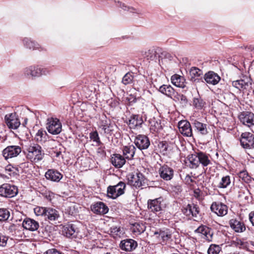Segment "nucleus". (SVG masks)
<instances>
[{"instance_id":"1","label":"nucleus","mask_w":254,"mask_h":254,"mask_svg":"<svg viewBox=\"0 0 254 254\" xmlns=\"http://www.w3.org/2000/svg\"><path fill=\"white\" fill-rule=\"evenodd\" d=\"M25 150L26 158L31 162H37L41 161L45 155L41 146L34 143L26 145Z\"/></svg>"},{"instance_id":"2","label":"nucleus","mask_w":254,"mask_h":254,"mask_svg":"<svg viewBox=\"0 0 254 254\" xmlns=\"http://www.w3.org/2000/svg\"><path fill=\"white\" fill-rule=\"evenodd\" d=\"M18 193L17 187L10 184H3L0 186V195L4 197L11 198Z\"/></svg>"},{"instance_id":"3","label":"nucleus","mask_w":254,"mask_h":254,"mask_svg":"<svg viewBox=\"0 0 254 254\" xmlns=\"http://www.w3.org/2000/svg\"><path fill=\"white\" fill-rule=\"evenodd\" d=\"M46 128L51 134H58L62 131V124L60 120L57 118H48Z\"/></svg>"},{"instance_id":"4","label":"nucleus","mask_w":254,"mask_h":254,"mask_svg":"<svg viewBox=\"0 0 254 254\" xmlns=\"http://www.w3.org/2000/svg\"><path fill=\"white\" fill-rule=\"evenodd\" d=\"M163 198L159 197L154 199H149L147 202L148 209L156 214L161 213L163 208Z\"/></svg>"},{"instance_id":"5","label":"nucleus","mask_w":254,"mask_h":254,"mask_svg":"<svg viewBox=\"0 0 254 254\" xmlns=\"http://www.w3.org/2000/svg\"><path fill=\"white\" fill-rule=\"evenodd\" d=\"M195 233L199 234L200 236L208 242H212L213 240V233L212 230L205 225H201L195 231Z\"/></svg>"},{"instance_id":"6","label":"nucleus","mask_w":254,"mask_h":254,"mask_svg":"<svg viewBox=\"0 0 254 254\" xmlns=\"http://www.w3.org/2000/svg\"><path fill=\"white\" fill-rule=\"evenodd\" d=\"M21 152V148L18 145H10L6 147L2 151L4 158L7 160L17 156Z\"/></svg>"},{"instance_id":"7","label":"nucleus","mask_w":254,"mask_h":254,"mask_svg":"<svg viewBox=\"0 0 254 254\" xmlns=\"http://www.w3.org/2000/svg\"><path fill=\"white\" fill-rule=\"evenodd\" d=\"M240 142L242 146L246 149L254 147V136L250 132H244L241 135Z\"/></svg>"},{"instance_id":"8","label":"nucleus","mask_w":254,"mask_h":254,"mask_svg":"<svg viewBox=\"0 0 254 254\" xmlns=\"http://www.w3.org/2000/svg\"><path fill=\"white\" fill-rule=\"evenodd\" d=\"M182 211L190 218H197L199 213V208L196 204H189L183 209Z\"/></svg>"},{"instance_id":"9","label":"nucleus","mask_w":254,"mask_h":254,"mask_svg":"<svg viewBox=\"0 0 254 254\" xmlns=\"http://www.w3.org/2000/svg\"><path fill=\"white\" fill-rule=\"evenodd\" d=\"M212 212L218 216H224L227 214L228 207L226 205L219 202H213L210 206Z\"/></svg>"},{"instance_id":"10","label":"nucleus","mask_w":254,"mask_h":254,"mask_svg":"<svg viewBox=\"0 0 254 254\" xmlns=\"http://www.w3.org/2000/svg\"><path fill=\"white\" fill-rule=\"evenodd\" d=\"M178 127L180 132L185 136H192V130L190 122L187 120H182L178 123Z\"/></svg>"},{"instance_id":"11","label":"nucleus","mask_w":254,"mask_h":254,"mask_svg":"<svg viewBox=\"0 0 254 254\" xmlns=\"http://www.w3.org/2000/svg\"><path fill=\"white\" fill-rule=\"evenodd\" d=\"M134 143L140 150L147 149L150 144L148 137L142 134L136 136L134 139Z\"/></svg>"},{"instance_id":"12","label":"nucleus","mask_w":254,"mask_h":254,"mask_svg":"<svg viewBox=\"0 0 254 254\" xmlns=\"http://www.w3.org/2000/svg\"><path fill=\"white\" fill-rule=\"evenodd\" d=\"M154 235L160 243H165L171 238L172 233L170 229L163 228L155 231Z\"/></svg>"},{"instance_id":"13","label":"nucleus","mask_w":254,"mask_h":254,"mask_svg":"<svg viewBox=\"0 0 254 254\" xmlns=\"http://www.w3.org/2000/svg\"><path fill=\"white\" fill-rule=\"evenodd\" d=\"M137 246V243L131 239H127L121 241L120 249L125 252H130L134 250Z\"/></svg>"},{"instance_id":"14","label":"nucleus","mask_w":254,"mask_h":254,"mask_svg":"<svg viewBox=\"0 0 254 254\" xmlns=\"http://www.w3.org/2000/svg\"><path fill=\"white\" fill-rule=\"evenodd\" d=\"M232 85L239 90L247 89L249 87H251L252 85V79L248 77H245L242 79L233 81Z\"/></svg>"},{"instance_id":"15","label":"nucleus","mask_w":254,"mask_h":254,"mask_svg":"<svg viewBox=\"0 0 254 254\" xmlns=\"http://www.w3.org/2000/svg\"><path fill=\"white\" fill-rule=\"evenodd\" d=\"M241 122L244 125L251 127L254 125V114L250 112H243L239 116Z\"/></svg>"},{"instance_id":"16","label":"nucleus","mask_w":254,"mask_h":254,"mask_svg":"<svg viewBox=\"0 0 254 254\" xmlns=\"http://www.w3.org/2000/svg\"><path fill=\"white\" fill-rule=\"evenodd\" d=\"M5 120L7 127L11 129H17L20 125V122L15 113L6 115Z\"/></svg>"},{"instance_id":"17","label":"nucleus","mask_w":254,"mask_h":254,"mask_svg":"<svg viewBox=\"0 0 254 254\" xmlns=\"http://www.w3.org/2000/svg\"><path fill=\"white\" fill-rule=\"evenodd\" d=\"M63 232L65 237L73 238L76 237L79 230L75 224L68 223L64 226Z\"/></svg>"},{"instance_id":"18","label":"nucleus","mask_w":254,"mask_h":254,"mask_svg":"<svg viewBox=\"0 0 254 254\" xmlns=\"http://www.w3.org/2000/svg\"><path fill=\"white\" fill-rule=\"evenodd\" d=\"M143 123L141 116L139 115H132L128 119L127 124L130 128L135 129L140 127Z\"/></svg>"},{"instance_id":"19","label":"nucleus","mask_w":254,"mask_h":254,"mask_svg":"<svg viewBox=\"0 0 254 254\" xmlns=\"http://www.w3.org/2000/svg\"><path fill=\"white\" fill-rule=\"evenodd\" d=\"M203 78L206 83L213 85L217 84L221 79L219 75L213 71L206 72L204 75Z\"/></svg>"},{"instance_id":"20","label":"nucleus","mask_w":254,"mask_h":254,"mask_svg":"<svg viewBox=\"0 0 254 254\" xmlns=\"http://www.w3.org/2000/svg\"><path fill=\"white\" fill-rule=\"evenodd\" d=\"M144 176L140 173H138L135 175H131L128 178L129 184L135 188H140L143 186Z\"/></svg>"},{"instance_id":"21","label":"nucleus","mask_w":254,"mask_h":254,"mask_svg":"<svg viewBox=\"0 0 254 254\" xmlns=\"http://www.w3.org/2000/svg\"><path fill=\"white\" fill-rule=\"evenodd\" d=\"M159 172L160 177L166 181L171 180L174 176L173 169L165 165L159 169Z\"/></svg>"},{"instance_id":"22","label":"nucleus","mask_w":254,"mask_h":254,"mask_svg":"<svg viewBox=\"0 0 254 254\" xmlns=\"http://www.w3.org/2000/svg\"><path fill=\"white\" fill-rule=\"evenodd\" d=\"M91 209L93 212L97 214H105L108 213L109 208L103 202L99 201L91 206Z\"/></svg>"},{"instance_id":"23","label":"nucleus","mask_w":254,"mask_h":254,"mask_svg":"<svg viewBox=\"0 0 254 254\" xmlns=\"http://www.w3.org/2000/svg\"><path fill=\"white\" fill-rule=\"evenodd\" d=\"M60 218L59 211L51 207H47L44 219L49 222H54L58 220Z\"/></svg>"},{"instance_id":"24","label":"nucleus","mask_w":254,"mask_h":254,"mask_svg":"<svg viewBox=\"0 0 254 254\" xmlns=\"http://www.w3.org/2000/svg\"><path fill=\"white\" fill-rule=\"evenodd\" d=\"M22 227L26 230L35 231L39 227V224L34 219L26 218L23 221Z\"/></svg>"},{"instance_id":"25","label":"nucleus","mask_w":254,"mask_h":254,"mask_svg":"<svg viewBox=\"0 0 254 254\" xmlns=\"http://www.w3.org/2000/svg\"><path fill=\"white\" fill-rule=\"evenodd\" d=\"M45 176L47 180L56 182H59L63 178V175L54 169H49L46 172Z\"/></svg>"},{"instance_id":"26","label":"nucleus","mask_w":254,"mask_h":254,"mask_svg":"<svg viewBox=\"0 0 254 254\" xmlns=\"http://www.w3.org/2000/svg\"><path fill=\"white\" fill-rule=\"evenodd\" d=\"M111 162L112 165L117 168H120L126 163V158L119 154H114L112 156Z\"/></svg>"},{"instance_id":"27","label":"nucleus","mask_w":254,"mask_h":254,"mask_svg":"<svg viewBox=\"0 0 254 254\" xmlns=\"http://www.w3.org/2000/svg\"><path fill=\"white\" fill-rule=\"evenodd\" d=\"M40 72V67L34 65L26 67L23 70L24 75L27 77H39Z\"/></svg>"},{"instance_id":"28","label":"nucleus","mask_w":254,"mask_h":254,"mask_svg":"<svg viewBox=\"0 0 254 254\" xmlns=\"http://www.w3.org/2000/svg\"><path fill=\"white\" fill-rule=\"evenodd\" d=\"M230 227L236 232L241 233L245 231L246 227L243 222L240 221L232 219L229 221Z\"/></svg>"},{"instance_id":"29","label":"nucleus","mask_w":254,"mask_h":254,"mask_svg":"<svg viewBox=\"0 0 254 254\" xmlns=\"http://www.w3.org/2000/svg\"><path fill=\"white\" fill-rule=\"evenodd\" d=\"M195 130L202 135H205L208 133L207 125L195 120L192 123Z\"/></svg>"},{"instance_id":"30","label":"nucleus","mask_w":254,"mask_h":254,"mask_svg":"<svg viewBox=\"0 0 254 254\" xmlns=\"http://www.w3.org/2000/svg\"><path fill=\"white\" fill-rule=\"evenodd\" d=\"M136 151V148L133 145L125 146L123 149V155L125 158L132 160L133 158Z\"/></svg>"},{"instance_id":"31","label":"nucleus","mask_w":254,"mask_h":254,"mask_svg":"<svg viewBox=\"0 0 254 254\" xmlns=\"http://www.w3.org/2000/svg\"><path fill=\"white\" fill-rule=\"evenodd\" d=\"M146 228L145 222L139 221L133 224L131 229L133 233L139 235L145 231Z\"/></svg>"},{"instance_id":"32","label":"nucleus","mask_w":254,"mask_h":254,"mask_svg":"<svg viewBox=\"0 0 254 254\" xmlns=\"http://www.w3.org/2000/svg\"><path fill=\"white\" fill-rule=\"evenodd\" d=\"M171 79L172 84L175 86L182 88L186 87L185 79L184 77L175 74L172 76Z\"/></svg>"},{"instance_id":"33","label":"nucleus","mask_w":254,"mask_h":254,"mask_svg":"<svg viewBox=\"0 0 254 254\" xmlns=\"http://www.w3.org/2000/svg\"><path fill=\"white\" fill-rule=\"evenodd\" d=\"M199 165L201 164L204 168L211 164V160L209 158V155L205 153L200 151L198 152Z\"/></svg>"},{"instance_id":"34","label":"nucleus","mask_w":254,"mask_h":254,"mask_svg":"<svg viewBox=\"0 0 254 254\" xmlns=\"http://www.w3.org/2000/svg\"><path fill=\"white\" fill-rule=\"evenodd\" d=\"M159 92L166 95L168 97L173 98L175 93V91L171 85H163L159 87Z\"/></svg>"},{"instance_id":"35","label":"nucleus","mask_w":254,"mask_h":254,"mask_svg":"<svg viewBox=\"0 0 254 254\" xmlns=\"http://www.w3.org/2000/svg\"><path fill=\"white\" fill-rule=\"evenodd\" d=\"M34 139L38 142H45L47 139L46 131L43 129H39L35 135Z\"/></svg>"},{"instance_id":"36","label":"nucleus","mask_w":254,"mask_h":254,"mask_svg":"<svg viewBox=\"0 0 254 254\" xmlns=\"http://www.w3.org/2000/svg\"><path fill=\"white\" fill-rule=\"evenodd\" d=\"M188 160L190 163V168H196L199 166L198 152L191 154L188 156Z\"/></svg>"},{"instance_id":"37","label":"nucleus","mask_w":254,"mask_h":254,"mask_svg":"<svg viewBox=\"0 0 254 254\" xmlns=\"http://www.w3.org/2000/svg\"><path fill=\"white\" fill-rule=\"evenodd\" d=\"M23 44L26 48L29 49L36 50L39 49L40 48L39 44L34 41H31L28 38H25L23 39Z\"/></svg>"},{"instance_id":"38","label":"nucleus","mask_w":254,"mask_h":254,"mask_svg":"<svg viewBox=\"0 0 254 254\" xmlns=\"http://www.w3.org/2000/svg\"><path fill=\"white\" fill-rule=\"evenodd\" d=\"M190 74L191 77V80L195 81L197 77H200L203 74L202 71L196 67H192L190 71Z\"/></svg>"},{"instance_id":"39","label":"nucleus","mask_w":254,"mask_h":254,"mask_svg":"<svg viewBox=\"0 0 254 254\" xmlns=\"http://www.w3.org/2000/svg\"><path fill=\"white\" fill-rule=\"evenodd\" d=\"M110 235L115 239L120 238L124 234L120 227L113 226L110 229Z\"/></svg>"},{"instance_id":"40","label":"nucleus","mask_w":254,"mask_h":254,"mask_svg":"<svg viewBox=\"0 0 254 254\" xmlns=\"http://www.w3.org/2000/svg\"><path fill=\"white\" fill-rule=\"evenodd\" d=\"M150 129L155 132H158L162 129V126L160 120H156L153 118L150 121Z\"/></svg>"},{"instance_id":"41","label":"nucleus","mask_w":254,"mask_h":254,"mask_svg":"<svg viewBox=\"0 0 254 254\" xmlns=\"http://www.w3.org/2000/svg\"><path fill=\"white\" fill-rule=\"evenodd\" d=\"M176 102H179L183 105H186L188 103V99L186 96L175 92L172 98Z\"/></svg>"},{"instance_id":"42","label":"nucleus","mask_w":254,"mask_h":254,"mask_svg":"<svg viewBox=\"0 0 254 254\" xmlns=\"http://www.w3.org/2000/svg\"><path fill=\"white\" fill-rule=\"evenodd\" d=\"M10 213L7 208H0V222L7 221L10 217Z\"/></svg>"},{"instance_id":"43","label":"nucleus","mask_w":254,"mask_h":254,"mask_svg":"<svg viewBox=\"0 0 254 254\" xmlns=\"http://www.w3.org/2000/svg\"><path fill=\"white\" fill-rule=\"evenodd\" d=\"M230 183L231 180L230 176H226L222 178L218 187L219 188H226L230 185Z\"/></svg>"},{"instance_id":"44","label":"nucleus","mask_w":254,"mask_h":254,"mask_svg":"<svg viewBox=\"0 0 254 254\" xmlns=\"http://www.w3.org/2000/svg\"><path fill=\"white\" fill-rule=\"evenodd\" d=\"M107 195L108 197L112 198L113 199L116 198L119 196V194H118L116 189L114 186H109L107 189Z\"/></svg>"},{"instance_id":"45","label":"nucleus","mask_w":254,"mask_h":254,"mask_svg":"<svg viewBox=\"0 0 254 254\" xmlns=\"http://www.w3.org/2000/svg\"><path fill=\"white\" fill-rule=\"evenodd\" d=\"M101 127L102 129L104 131V133L110 135L113 134L114 130V128L117 127L116 126L111 124L108 126L103 125Z\"/></svg>"},{"instance_id":"46","label":"nucleus","mask_w":254,"mask_h":254,"mask_svg":"<svg viewBox=\"0 0 254 254\" xmlns=\"http://www.w3.org/2000/svg\"><path fill=\"white\" fill-rule=\"evenodd\" d=\"M238 175L239 177L246 183H249L251 181V177L248 175L246 171L240 172Z\"/></svg>"},{"instance_id":"47","label":"nucleus","mask_w":254,"mask_h":254,"mask_svg":"<svg viewBox=\"0 0 254 254\" xmlns=\"http://www.w3.org/2000/svg\"><path fill=\"white\" fill-rule=\"evenodd\" d=\"M47 207L37 206L34 209V213L37 216H45Z\"/></svg>"},{"instance_id":"48","label":"nucleus","mask_w":254,"mask_h":254,"mask_svg":"<svg viewBox=\"0 0 254 254\" xmlns=\"http://www.w3.org/2000/svg\"><path fill=\"white\" fill-rule=\"evenodd\" d=\"M115 187L119 196L124 193V190L126 188L125 183L120 182L117 185H115Z\"/></svg>"},{"instance_id":"49","label":"nucleus","mask_w":254,"mask_h":254,"mask_svg":"<svg viewBox=\"0 0 254 254\" xmlns=\"http://www.w3.org/2000/svg\"><path fill=\"white\" fill-rule=\"evenodd\" d=\"M133 77L132 73L127 72L123 77L122 79V82L125 85L130 84L132 82Z\"/></svg>"},{"instance_id":"50","label":"nucleus","mask_w":254,"mask_h":254,"mask_svg":"<svg viewBox=\"0 0 254 254\" xmlns=\"http://www.w3.org/2000/svg\"><path fill=\"white\" fill-rule=\"evenodd\" d=\"M220 250L221 249L219 246L211 245L210 246L207 253L208 254H219Z\"/></svg>"},{"instance_id":"51","label":"nucleus","mask_w":254,"mask_h":254,"mask_svg":"<svg viewBox=\"0 0 254 254\" xmlns=\"http://www.w3.org/2000/svg\"><path fill=\"white\" fill-rule=\"evenodd\" d=\"M193 104L196 108L201 109L204 106L205 102L201 98H195L193 99Z\"/></svg>"},{"instance_id":"52","label":"nucleus","mask_w":254,"mask_h":254,"mask_svg":"<svg viewBox=\"0 0 254 254\" xmlns=\"http://www.w3.org/2000/svg\"><path fill=\"white\" fill-rule=\"evenodd\" d=\"M90 138L93 141L96 142L98 145L101 144L98 133L97 131H93L89 134Z\"/></svg>"},{"instance_id":"53","label":"nucleus","mask_w":254,"mask_h":254,"mask_svg":"<svg viewBox=\"0 0 254 254\" xmlns=\"http://www.w3.org/2000/svg\"><path fill=\"white\" fill-rule=\"evenodd\" d=\"M232 245L236 247L241 248L245 246V243L240 239L236 238L231 242Z\"/></svg>"},{"instance_id":"54","label":"nucleus","mask_w":254,"mask_h":254,"mask_svg":"<svg viewBox=\"0 0 254 254\" xmlns=\"http://www.w3.org/2000/svg\"><path fill=\"white\" fill-rule=\"evenodd\" d=\"M19 227V226L12 224L8 226L7 230L9 233L12 234V235H15L16 234V231L18 232L19 231L18 228Z\"/></svg>"},{"instance_id":"55","label":"nucleus","mask_w":254,"mask_h":254,"mask_svg":"<svg viewBox=\"0 0 254 254\" xmlns=\"http://www.w3.org/2000/svg\"><path fill=\"white\" fill-rule=\"evenodd\" d=\"M118 3L119 4V6L125 10H129L130 12H133V13H138V11H137L134 8H133L132 7H127V5H125V3H123L122 2H119Z\"/></svg>"},{"instance_id":"56","label":"nucleus","mask_w":254,"mask_h":254,"mask_svg":"<svg viewBox=\"0 0 254 254\" xmlns=\"http://www.w3.org/2000/svg\"><path fill=\"white\" fill-rule=\"evenodd\" d=\"M118 3L119 4V6L125 10H129L130 12H133V13H138V11H137L134 8H133L132 7H127V5H125V3H123L122 2H119Z\"/></svg>"},{"instance_id":"57","label":"nucleus","mask_w":254,"mask_h":254,"mask_svg":"<svg viewBox=\"0 0 254 254\" xmlns=\"http://www.w3.org/2000/svg\"><path fill=\"white\" fill-rule=\"evenodd\" d=\"M40 76L41 75H47L50 74L51 72V70L49 68H41L40 67Z\"/></svg>"},{"instance_id":"58","label":"nucleus","mask_w":254,"mask_h":254,"mask_svg":"<svg viewBox=\"0 0 254 254\" xmlns=\"http://www.w3.org/2000/svg\"><path fill=\"white\" fill-rule=\"evenodd\" d=\"M8 240L7 237L4 235H0V246L5 247Z\"/></svg>"},{"instance_id":"59","label":"nucleus","mask_w":254,"mask_h":254,"mask_svg":"<svg viewBox=\"0 0 254 254\" xmlns=\"http://www.w3.org/2000/svg\"><path fill=\"white\" fill-rule=\"evenodd\" d=\"M44 254H64L59 251L55 249H49Z\"/></svg>"},{"instance_id":"60","label":"nucleus","mask_w":254,"mask_h":254,"mask_svg":"<svg viewBox=\"0 0 254 254\" xmlns=\"http://www.w3.org/2000/svg\"><path fill=\"white\" fill-rule=\"evenodd\" d=\"M249 219L252 225L254 226V211H252L249 214Z\"/></svg>"},{"instance_id":"61","label":"nucleus","mask_w":254,"mask_h":254,"mask_svg":"<svg viewBox=\"0 0 254 254\" xmlns=\"http://www.w3.org/2000/svg\"><path fill=\"white\" fill-rule=\"evenodd\" d=\"M153 51L151 50H149L147 52H146V57L148 59H151L152 58V55L150 56V55L153 54Z\"/></svg>"},{"instance_id":"62","label":"nucleus","mask_w":254,"mask_h":254,"mask_svg":"<svg viewBox=\"0 0 254 254\" xmlns=\"http://www.w3.org/2000/svg\"><path fill=\"white\" fill-rule=\"evenodd\" d=\"M162 149H163V151H167V145L166 143H162Z\"/></svg>"},{"instance_id":"63","label":"nucleus","mask_w":254,"mask_h":254,"mask_svg":"<svg viewBox=\"0 0 254 254\" xmlns=\"http://www.w3.org/2000/svg\"><path fill=\"white\" fill-rule=\"evenodd\" d=\"M27 121H28V119L27 118H25L24 119V122L22 123V125L24 126V127H25L27 123Z\"/></svg>"},{"instance_id":"64","label":"nucleus","mask_w":254,"mask_h":254,"mask_svg":"<svg viewBox=\"0 0 254 254\" xmlns=\"http://www.w3.org/2000/svg\"><path fill=\"white\" fill-rule=\"evenodd\" d=\"M186 180H187L188 181L189 180H190L191 182H192V180L191 179V177L190 175H189L186 176Z\"/></svg>"}]
</instances>
